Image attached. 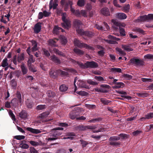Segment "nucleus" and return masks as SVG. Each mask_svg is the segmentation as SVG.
<instances>
[{"mask_svg": "<svg viewBox=\"0 0 153 153\" xmlns=\"http://www.w3.org/2000/svg\"><path fill=\"white\" fill-rule=\"evenodd\" d=\"M74 84L75 86L74 92H76L78 88H88V86L86 85L85 82L83 80H82L76 77L74 82Z\"/></svg>", "mask_w": 153, "mask_h": 153, "instance_id": "obj_1", "label": "nucleus"}, {"mask_svg": "<svg viewBox=\"0 0 153 153\" xmlns=\"http://www.w3.org/2000/svg\"><path fill=\"white\" fill-rule=\"evenodd\" d=\"M62 19L63 23H62V26L65 29H68L71 27L70 21L68 19L67 16L65 13L62 14Z\"/></svg>", "mask_w": 153, "mask_h": 153, "instance_id": "obj_2", "label": "nucleus"}, {"mask_svg": "<svg viewBox=\"0 0 153 153\" xmlns=\"http://www.w3.org/2000/svg\"><path fill=\"white\" fill-rule=\"evenodd\" d=\"M74 26L76 28V30L77 33L81 35L84 34L83 30L81 29L82 23L81 22L78 20H76L74 22Z\"/></svg>", "mask_w": 153, "mask_h": 153, "instance_id": "obj_3", "label": "nucleus"}, {"mask_svg": "<svg viewBox=\"0 0 153 153\" xmlns=\"http://www.w3.org/2000/svg\"><path fill=\"white\" fill-rule=\"evenodd\" d=\"M68 72L59 70L54 72L53 70H51L49 72V75L52 78H55L58 75L60 74L63 75H66Z\"/></svg>", "mask_w": 153, "mask_h": 153, "instance_id": "obj_4", "label": "nucleus"}, {"mask_svg": "<svg viewBox=\"0 0 153 153\" xmlns=\"http://www.w3.org/2000/svg\"><path fill=\"white\" fill-rule=\"evenodd\" d=\"M77 63L81 67L83 68H95L98 66L97 64L94 62H88L84 65L79 62H77Z\"/></svg>", "mask_w": 153, "mask_h": 153, "instance_id": "obj_5", "label": "nucleus"}, {"mask_svg": "<svg viewBox=\"0 0 153 153\" xmlns=\"http://www.w3.org/2000/svg\"><path fill=\"white\" fill-rule=\"evenodd\" d=\"M74 42L75 45L79 47H84L88 49H90L91 48V46L81 42H80L76 39H74Z\"/></svg>", "mask_w": 153, "mask_h": 153, "instance_id": "obj_6", "label": "nucleus"}, {"mask_svg": "<svg viewBox=\"0 0 153 153\" xmlns=\"http://www.w3.org/2000/svg\"><path fill=\"white\" fill-rule=\"evenodd\" d=\"M81 109L77 108L76 112H72L70 113L69 115L70 117L72 119H74L76 118L79 116L80 113H81Z\"/></svg>", "mask_w": 153, "mask_h": 153, "instance_id": "obj_7", "label": "nucleus"}, {"mask_svg": "<svg viewBox=\"0 0 153 153\" xmlns=\"http://www.w3.org/2000/svg\"><path fill=\"white\" fill-rule=\"evenodd\" d=\"M130 61L135 65L141 66L144 64V62L142 60L136 58L132 59H131Z\"/></svg>", "mask_w": 153, "mask_h": 153, "instance_id": "obj_8", "label": "nucleus"}, {"mask_svg": "<svg viewBox=\"0 0 153 153\" xmlns=\"http://www.w3.org/2000/svg\"><path fill=\"white\" fill-rule=\"evenodd\" d=\"M109 39L105 40V41L107 43L110 44H115L117 43L116 41L119 40L118 38L113 36L111 35H109L108 36Z\"/></svg>", "mask_w": 153, "mask_h": 153, "instance_id": "obj_9", "label": "nucleus"}, {"mask_svg": "<svg viewBox=\"0 0 153 153\" xmlns=\"http://www.w3.org/2000/svg\"><path fill=\"white\" fill-rule=\"evenodd\" d=\"M61 134L58 132V131H55L53 133H52L50 134L49 136L52 137H49L48 139V141L54 140H56L57 138L56 137L60 135Z\"/></svg>", "mask_w": 153, "mask_h": 153, "instance_id": "obj_10", "label": "nucleus"}, {"mask_svg": "<svg viewBox=\"0 0 153 153\" xmlns=\"http://www.w3.org/2000/svg\"><path fill=\"white\" fill-rule=\"evenodd\" d=\"M131 46V44L123 45H122V48L125 51L130 52L133 50Z\"/></svg>", "mask_w": 153, "mask_h": 153, "instance_id": "obj_11", "label": "nucleus"}, {"mask_svg": "<svg viewBox=\"0 0 153 153\" xmlns=\"http://www.w3.org/2000/svg\"><path fill=\"white\" fill-rule=\"evenodd\" d=\"M30 47H29L27 49V52L30 55V57L27 61L28 66L31 65V63L35 61V60L33 59V56L30 54Z\"/></svg>", "mask_w": 153, "mask_h": 153, "instance_id": "obj_12", "label": "nucleus"}, {"mask_svg": "<svg viewBox=\"0 0 153 153\" xmlns=\"http://www.w3.org/2000/svg\"><path fill=\"white\" fill-rule=\"evenodd\" d=\"M112 22L115 26L119 27V28H121V27H124L126 26V24L125 23H120L115 19H112Z\"/></svg>", "mask_w": 153, "mask_h": 153, "instance_id": "obj_13", "label": "nucleus"}, {"mask_svg": "<svg viewBox=\"0 0 153 153\" xmlns=\"http://www.w3.org/2000/svg\"><path fill=\"white\" fill-rule=\"evenodd\" d=\"M26 129L27 130L34 134H38L41 132V131L40 130L33 128L30 127H27Z\"/></svg>", "mask_w": 153, "mask_h": 153, "instance_id": "obj_14", "label": "nucleus"}, {"mask_svg": "<svg viewBox=\"0 0 153 153\" xmlns=\"http://www.w3.org/2000/svg\"><path fill=\"white\" fill-rule=\"evenodd\" d=\"M69 4L71 6V10L72 13H74V15L77 16H80L79 11V10H76L75 11L74 9L72 7L71 5L72 4V2L71 1L69 2Z\"/></svg>", "mask_w": 153, "mask_h": 153, "instance_id": "obj_15", "label": "nucleus"}, {"mask_svg": "<svg viewBox=\"0 0 153 153\" xmlns=\"http://www.w3.org/2000/svg\"><path fill=\"white\" fill-rule=\"evenodd\" d=\"M116 17L118 19H124L127 18L126 15L122 13H117L116 15Z\"/></svg>", "mask_w": 153, "mask_h": 153, "instance_id": "obj_16", "label": "nucleus"}, {"mask_svg": "<svg viewBox=\"0 0 153 153\" xmlns=\"http://www.w3.org/2000/svg\"><path fill=\"white\" fill-rule=\"evenodd\" d=\"M19 116L22 119L25 120L27 118V113L25 111H22L19 113Z\"/></svg>", "mask_w": 153, "mask_h": 153, "instance_id": "obj_17", "label": "nucleus"}, {"mask_svg": "<svg viewBox=\"0 0 153 153\" xmlns=\"http://www.w3.org/2000/svg\"><path fill=\"white\" fill-rule=\"evenodd\" d=\"M109 86L108 85H101V92L105 93L107 92L109 89Z\"/></svg>", "mask_w": 153, "mask_h": 153, "instance_id": "obj_18", "label": "nucleus"}, {"mask_svg": "<svg viewBox=\"0 0 153 153\" xmlns=\"http://www.w3.org/2000/svg\"><path fill=\"white\" fill-rule=\"evenodd\" d=\"M55 1V2L53 3V0H51L49 3V8L50 9L53 8V9H55L58 5L57 4Z\"/></svg>", "mask_w": 153, "mask_h": 153, "instance_id": "obj_19", "label": "nucleus"}, {"mask_svg": "<svg viewBox=\"0 0 153 153\" xmlns=\"http://www.w3.org/2000/svg\"><path fill=\"white\" fill-rule=\"evenodd\" d=\"M147 20H148L147 15H144L138 17L136 21V22H140Z\"/></svg>", "mask_w": 153, "mask_h": 153, "instance_id": "obj_20", "label": "nucleus"}, {"mask_svg": "<svg viewBox=\"0 0 153 153\" xmlns=\"http://www.w3.org/2000/svg\"><path fill=\"white\" fill-rule=\"evenodd\" d=\"M34 31L35 33H38L39 32L41 29V26L40 24L37 23L35 25L34 27Z\"/></svg>", "mask_w": 153, "mask_h": 153, "instance_id": "obj_21", "label": "nucleus"}, {"mask_svg": "<svg viewBox=\"0 0 153 153\" xmlns=\"http://www.w3.org/2000/svg\"><path fill=\"white\" fill-rule=\"evenodd\" d=\"M101 13L103 15L106 16H109L110 15L108 9L107 8H104L102 9L101 10Z\"/></svg>", "mask_w": 153, "mask_h": 153, "instance_id": "obj_22", "label": "nucleus"}, {"mask_svg": "<svg viewBox=\"0 0 153 153\" xmlns=\"http://www.w3.org/2000/svg\"><path fill=\"white\" fill-rule=\"evenodd\" d=\"M30 143L33 146H37L39 145L42 144V142L41 141H39L37 142L33 140H30Z\"/></svg>", "mask_w": 153, "mask_h": 153, "instance_id": "obj_23", "label": "nucleus"}, {"mask_svg": "<svg viewBox=\"0 0 153 153\" xmlns=\"http://www.w3.org/2000/svg\"><path fill=\"white\" fill-rule=\"evenodd\" d=\"M32 46L33 47L32 48V50L33 51H36L38 49L37 47V44L36 41L34 40L32 41Z\"/></svg>", "mask_w": 153, "mask_h": 153, "instance_id": "obj_24", "label": "nucleus"}, {"mask_svg": "<svg viewBox=\"0 0 153 153\" xmlns=\"http://www.w3.org/2000/svg\"><path fill=\"white\" fill-rule=\"evenodd\" d=\"M49 113V112H45L41 114L39 116V117L41 118L42 119H43L45 118L48 116Z\"/></svg>", "mask_w": 153, "mask_h": 153, "instance_id": "obj_25", "label": "nucleus"}, {"mask_svg": "<svg viewBox=\"0 0 153 153\" xmlns=\"http://www.w3.org/2000/svg\"><path fill=\"white\" fill-rule=\"evenodd\" d=\"M25 142L26 141H22L20 144V147L22 149H28L29 146L27 144L25 143Z\"/></svg>", "mask_w": 153, "mask_h": 153, "instance_id": "obj_26", "label": "nucleus"}, {"mask_svg": "<svg viewBox=\"0 0 153 153\" xmlns=\"http://www.w3.org/2000/svg\"><path fill=\"white\" fill-rule=\"evenodd\" d=\"M1 65L3 67H7L8 66L9 64L7 62V59L5 58L3 60L1 63Z\"/></svg>", "mask_w": 153, "mask_h": 153, "instance_id": "obj_27", "label": "nucleus"}, {"mask_svg": "<svg viewBox=\"0 0 153 153\" xmlns=\"http://www.w3.org/2000/svg\"><path fill=\"white\" fill-rule=\"evenodd\" d=\"M116 51L118 53V54L120 56H124L126 55V53L121 49L118 48H116Z\"/></svg>", "mask_w": 153, "mask_h": 153, "instance_id": "obj_28", "label": "nucleus"}, {"mask_svg": "<svg viewBox=\"0 0 153 153\" xmlns=\"http://www.w3.org/2000/svg\"><path fill=\"white\" fill-rule=\"evenodd\" d=\"M51 59L52 61L57 64H59L60 63V61L56 56H52L51 57Z\"/></svg>", "mask_w": 153, "mask_h": 153, "instance_id": "obj_29", "label": "nucleus"}, {"mask_svg": "<svg viewBox=\"0 0 153 153\" xmlns=\"http://www.w3.org/2000/svg\"><path fill=\"white\" fill-rule=\"evenodd\" d=\"M21 68L23 74H26L27 72V70L25 67L24 64L23 63H22V64L21 66Z\"/></svg>", "mask_w": 153, "mask_h": 153, "instance_id": "obj_30", "label": "nucleus"}, {"mask_svg": "<svg viewBox=\"0 0 153 153\" xmlns=\"http://www.w3.org/2000/svg\"><path fill=\"white\" fill-rule=\"evenodd\" d=\"M97 125V128H96V129H97V130L96 131H93V133H97L103 131V130H104V129L102 128V127L101 126L98 125Z\"/></svg>", "mask_w": 153, "mask_h": 153, "instance_id": "obj_31", "label": "nucleus"}, {"mask_svg": "<svg viewBox=\"0 0 153 153\" xmlns=\"http://www.w3.org/2000/svg\"><path fill=\"white\" fill-rule=\"evenodd\" d=\"M60 29H61V28L57 26H55L53 29V33L54 34H57L59 32Z\"/></svg>", "mask_w": 153, "mask_h": 153, "instance_id": "obj_32", "label": "nucleus"}, {"mask_svg": "<svg viewBox=\"0 0 153 153\" xmlns=\"http://www.w3.org/2000/svg\"><path fill=\"white\" fill-rule=\"evenodd\" d=\"M97 48H98L99 49H102L100 51L98 52V54L99 56H103L104 54V52L103 50V48L102 47L100 46H98Z\"/></svg>", "mask_w": 153, "mask_h": 153, "instance_id": "obj_33", "label": "nucleus"}, {"mask_svg": "<svg viewBox=\"0 0 153 153\" xmlns=\"http://www.w3.org/2000/svg\"><path fill=\"white\" fill-rule=\"evenodd\" d=\"M47 96L49 97H54L55 95L54 92L51 91H48L47 93Z\"/></svg>", "mask_w": 153, "mask_h": 153, "instance_id": "obj_34", "label": "nucleus"}, {"mask_svg": "<svg viewBox=\"0 0 153 153\" xmlns=\"http://www.w3.org/2000/svg\"><path fill=\"white\" fill-rule=\"evenodd\" d=\"M124 85L122 82H116L114 87L116 88H123L124 87Z\"/></svg>", "mask_w": 153, "mask_h": 153, "instance_id": "obj_35", "label": "nucleus"}, {"mask_svg": "<svg viewBox=\"0 0 153 153\" xmlns=\"http://www.w3.org/2000/svg\"><path fill=\"white\" fill-rule=\"evenodd\" d=\"M130 9V5L128 4L125 5L123 9V10L125 12H128L129 11Z\"/></svg>", "mask_w": 153, "mask_h": 153, "instance_id": "obj_36", "label": "nucleus"}, {"mask_svg": "<svg viewBox=\"0 0 153 153\" xmlns=\"http://www.w3.org/2000/svg\"><path fill=\"white\" fill-rule=\"evenodd\" d=\"M60 39L62 44H65L67 42V40L65 37L63 36H60Z\"/></svg>", "mask_w": 153, "mask_h": 153, "instance_id": "obj_37", "label": "nucleus"}, {"mask_svg": "<svg viewBox=\"0 0 153 153\" xmlns=\"http://www.w3.org/2000/svg\"><path fill=\"white\" fill-rule=\"evenodd\" d=\"M68 87L65 85H61L60 88V90L61 91H66L68 89Z\"/></svg>", "mask_w": 153, "mask_h": 153, "instance_id": "obj_38", "label": "nucleus"}, {"mask_svg": "<svg viewBox=\"0 0 153 153\" xmlns=\"http://www.w3.org/2000/svg\"><path fill=\"white\" fill-rule=\"evenodd\" d=\"M74 51L75 53L80 55L83 54L84 53L83 51L77 48L74 49Z\"/></svg>", "mask_w": 153, "mask_h": 153, "instance_id": "obj_39", "label": "nucleus"}, {"mask_svg": "<svg viewBox=\"0 0 153 153\" xmlns=\"http://www.w3.org/2000/svg\"><path fill=\"white\" fill-rule=\"evenodd\" d=\"M134 31L138 32L140 33L144 34H145L144 31L142 29L139 28H135L134 29Z\"/></svg>", "mask_w": 153, "mask_h": 153, "instance_id": "obj_40", "label": "nucleus"}, {"mask_svg": "<svg viewBox=\"0 0 153 153\" xmlns=\"http://www.w3.org/2000/svg\"><path fill=\"white\" fill-rule=\"evenodd\" d=\"M53 51L54 52L58 54L59 55L64 56H65L64 54L62 53V52H61L59 51L57 49H56V48H54L53 49Z\"/></svg>", "mask_w": 153, "mask_h": 153, "instance_id": "obj_41", "label": "nucleus"}, {"mask_svg": "<svg viewBox=\"0 0 153 153\" xmlns=\"http://www.w3.org/2000/svg\"><path fill=\"white\" fill-rule=\"evenodd\" d=\"M85 2V0H79L77 4L79 6L82 7L84 5Z\"/></svg>", "mask_w": 153, "mask_h": 153, "instance_id": "obj_42", "label": "nucleus"}, {"mask_svg": "<svg viewBox=\"0 0 153 153\" xmlns=\"http://www.w3.org/2000/svg\"><path fill=\"white\" fill-rule=\"evenodd\" d=\"M146 118L147 119H151L153 118V112H151L145 115Z\"/></svg>", "mask_w": 153, "mask_h": 153, "instance_id": "obj_43", "label": "nucleus"}, {"mask_svg": "<svg viewBox=\"0 0 153 153\" xmlns=\"http://www.w3.org/2000/svg\"><path fill=\"white\" fill-rule=\"evenodd\" d=\"M145 59H153V55L151 54H147L144 56Z\"/></svg>", "mask_w": 153, "mask_h": 153, "instance_id": "obj_44", "label": "nucleus"}, {"mask_svg": "<svg viewBox=\"0 0 153 153\" xmlns=\"http://www.w3.org/2000/svg\"><path fill=\"white\" fill-rule=\"evenodd\" d=\"M24 55L23 54H21L19 55L18 58V62H20L22 61L24 59Z\"/></svg>", "mask_w": 153, "mask_h": 153, "instance_id": "obj_45", "label": "nucleus"}, {"mask_svg": "<svg viewBox=\"0 0 153 153\" xmlns=\"http://www.w3.org/2000/svg\"><path fill=\"white\" fill-rule=\"evenodd\" d=\"M111 70L115 72L120 73L121 72V70L120 68H112L111 69Z\"/></svg>", "mask_w": 153, "mask_h": 153, "instance_id": "obj_46", "label": "nucleus"}, {"mask_svg": "<svg viewBox=\"0 0 153 153\" xmlns=\"http://www.w3.org/2000/svg\"><path fill=\"white\" fill-rule=\"evenodd\" d=\"M25 138V137L24 135H17L14 137V138L18 140L24 139Z\"/></svg>", "mask_w": 153, "mask_h": 153, "instance_id": "obj_47", "label": "nucleus"}, {"mask_svg": "<svg viewBox=\"0 0 153 153\" xmlns=\"http://www.w3.org/2000/svg\"><path fill=\"white\" fill-rule=\"evenodd\" d=\"M97 125L88 126H87V128L88 129L94 130L97 128Z\"/></svg>", "mask_w": 153, "mask_h": 153, "instance_id": "obj_48", "label": "nucleus"}, {"mask_svg": "<svg viewBox=\"0 0 153 153\" xmlns=\"http://www.w3.org/2000/svg\"><path fill=\"white\" fill-rule=\"evenodd\" d=\"M49 44L52 46H56V42L53 39H50L48 41Z\"/></svg>", "mask_w": 153, "mask_h": 153, "instance_id": "obj_49", "label": "nucleus"}, {"mask_svg": "<svg viewBox=\"0 0 153 153\" xmlns=\"http://www.w3.org/2000/svg\"><path fill=\"white\" fill-rule=\"evenodd\" d=\"M45 108V105H39L36 107V109L38 110H40Z\"/></svg>", "mask_w": 153, "mask_h": 153, "instance_id": "obj_50", "label": "nucleus"}, {"mask_svg": "<svg viewBox=\"0 0 153 153\" xmlns=\"http://www.w3.org/2000/svg\"><path fill=\"white\" fill-rule=\"evenodd\" d=\"M29 67V69L31 71L33 72H36L37 71L36 69L34 67L33 65H30L28 66Z\"/></svg>", "mask_w": 153, "mask_h": 153, "instance_id": "obj_51", "label": "nucleus"}, {"mask_svg": "<svg viewBox=\"0 0 153 153\" xmlns=\"http://www.w3.org/2000/svg\"><path fill=\"white\" fill-rule=\"evenodd\" d=\"M77 94L82 96H85L87 95V93L84 91H76Z\"/></svg>", "mask_w": 153, "mask_h": 153, "instance_id": "obj_52", "label": "nucleus"}, {"mask_svg": "<svg viewBox=\"0 0 153 153\" xmlns=\"http://www.w3.org/2000/svg\"><path fill=\"white\" fill-rule=\"evenodd\" d=\"M69 136H70V137H65L63 138V139H70L71 140H72L74 138L73 137L75 136V134L73 133H71L69 135Z\"/></svg>", "mask_w": 153, "mask_h": 153, "instance_id": "obj_53", "label": "nucleus"}, {"mask_svg": "<svg viewBox=\"0 0 153 153\" xmlns=\"http://www.w3.org/2000/svg\"><path fill=\"white\" fill-rule=\"evenodd\" d=\"M79 13L80 15V16L82 15L85 17H87V13L85 10H81L79 12ZM79 17H80V16Z\"/></svg>", "mask_w": 153, "mask_h": 153, "instance_id": "obj_54", "label": "nucleus"}, {"mask_svg": "<svg viewBox=\"0 0 153 153\" xmlns=\"http://www.w3.org/2000/svg\"><path fill=\"white\" fill-rule=\"evenodd\" d=\"M9 114L10 117L12 118V120H16V118L15 115L11 111H10L9 112Z\"/></svg>", "mask_w": 153, "mask_h": 153, "instance_id": "obj_55", "label": "nucleus"}, {"mask_svg": "<svg viewBox=\"0 0 153 153\" xmlns=\"http://www.w3.org/2000/svg\"><path fill=\"white\" fill-rule=\"evenodd\" d=\"M119 29L120 34L123 36H125L126 35V34L124 29L122 28H120Z\"/></svg>", "mask_w": 153, "mask_h": 153, "instance_id": "obj_56", "label": "nucleus"}, {"mask_svg": "<svg viewBox=\"0 0 153 153\" xmlns=\"http://www.w3.org/2000/svg\"><path fill=\"white\" fill-rule=\"evenodd\" d=\"M17 96L19 100V103H21L22 102V100L21 94L19 92H17Z\"/></svg>", "mask_w": 153, "mask_h": 153, "instance_id": "obj_57", "label": "nucleus"}, {"mask_svg": "<svg viewBox=\"0 0 153 153\" xmlns=\"http://www.w3.org/2000/svg\"><path fill=\"white\" fill-rule=\"evenodd\" d=\"M87 82L88 83L93 85H96L98 84L97 83L90 79L88 80Z\"/></svg>", "mask_w": 153, "mask_h": 153, "instance_id": "obj_58", "label": "nucleus"}, {"mask_svg": "<svg viewBox=\"0 0 153 153\" xmlns=\"http://www.w3.org/2000/svg\"><path fill=\"white\" fill-rule=\"evenodd\" d=\"M100 100L104 104H108L109 103L108 100L105 99L101 98Z\"/></svg>", "mask_w": 153, "mask_h": 153, "instance_id": "obj_59", "label": "nucleus"}, {"mask_svg": "<svg viewBox=\"0 0 153 153\" xmlns=\"http://www.w3.org/2000/svg\"><path fill=\"white\" fill-rule=\"evenodd\" d=\"M79 128L80 130L81 131L88 129L87 126H80Z\"/></svg>", "mask_w": 153, "mask_h": 153, "instance_id": "obj_60", "label": "nucleus"}, {"mask_svg": "<svg viewBox=\"0 0 153 153\" xmlns=\"http://www.w3.org/2000/svg\"><path fill=\"white\" fill-rule=\"evenodd\" d=\"M142 131L139 130H136L132 133L133 135L137 136L139 135L141 133Z\"/></svg>", "mask_w": 153, "mask_h": 153, "instance_id": "obj_61", "label": "nucleus"}, {"mask_svg": "<svg viewBox=\"0 0 153 153\" xmlns=\"http://www.w3.org/2000/svg\"><path fill=\"white\" fill-rule=\"evenodd\" d=\"M120 139V137H112L110 138V140L111 141H115L118 140Z\"/></svg>", "mask_w": 153, "mask_h": 153, "instance_id": "obj_62", "label": "nucleus"}, {"mask_svg": "<svg viewBox=\"0 0 153 153\" xmlns=\"http://www.w3.org/2000/svg\"><path fill=\"white\" fill-rule=\"evenodd\" d=\"M124 77L127 79H130L132 78V76L129 74H126L123 75Z\"/></svg>", "mask_w": 153, "mask_h": 153, "instance_id": "obj_63", "label": "nucleus"}, {"mask_svg": "<svg viewBox=\"0 0 153 153\" xmlns=\"http://www.w3.org/2000/svg\"><path fill=\"white\" fill-rule=\"evenodd\" d=\"M30 151L31 153H38L37 151L33 147L30 148Z\"/></svg>", "mask_w": 153, "mask_h": 153, "instance_id": "obj_64", "label": "nucleus"}]
</instances>
